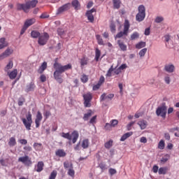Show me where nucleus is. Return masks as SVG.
Returning a JSON list of instances; mask_svg holds the SVG:
<instances>
[{"instance_id":"obj_19","label":"nucleus","mask_w":179,"mask_h":179,"mask_svg":"<svg viewBox=\"0 0 179 179\" xmlns=\"http://www.w3.org/2000/svg\"><path fill=\"white\" fill-rule=\"evenodd\" d=\"M71 5L74 8L75 10H79V9H80V3L79 2V0H73Z\"/></svg>"},{"instance_id":"obj_53","label":"nucleus","mask_w":179,"mask_h":179,"mask_svg":"<svg viewBox=\"0 0 179 179\" xmlns=\"http://www.w3.org/2000/svg\"><path fill=\"white\" fill-rule=\"evenodd\" d=\"M0 164L6 167V166H8V161L6 159H0Z\"/></svg>"},{"instance_id":"obj_22","label":"nucleus","mask_w":179,"mask_h":179,"mask_svg":"<svg viewBox=\"0 0 179 179\" xmlns=\"http://www.w3.org/2000/svg\"><path fill=\"white\" fill-rule=\"evenodd\" d=\"M132 135H134V133L132 131L125 133L120 138V141L124 142V141H127V139H128V138H129V136H132Z\"/></svg>"},{"instance_id":"obj_7","label":"nucleus","mask_w":179,"mask_h":179,"mask_svg":"<svg viewBox=\"0 0 179 179\" xmlns=\"http://www.w3.org/2000/svg\"><path fill=\"white\" fill-rule=\"evenodd\" d=\"M26 118H22V121L27 131H30V129H31V124L33 123V120L31 119V113H30V112L28 113Z\"/></svg>"},{"instance_id":"obj_50","label":"nucleus","mask_w":179,"mask_h":179,"mask_svg":"<svg viewBox=\"0 0 179 179\" xmlns=\"http://www.w3.org/2000/svg\"><path fill=\"white\" fill-rule=\"evenodd\" d=\"M57 31L58 36H64V33H65V31L62 28H58Z\"/></svg>"},{"instance_id":"obj_36","label":"nucleus","mask_w":179,"mask_h":179,"mask_svg":"<svg viewBox=\"0 0 179 179\" xmlns=\"http://www.w3.org/2000/svg\"><path fill=\"white\" fill-rule=\"evenodd\" d=\"M15 145H16V138H15V137L10 138V140L8 141V145L15 146Z\"/></svg>"},{"instance_id":"obj_64","label":"nucleus","mask_w":179,"mask_h":179,"mask_svg":"<svg viewBox=\"0 0 179 179\" xmlns=\"http://www.w3.org/2000/svg\"><path fill=\"white\" fill-rule=\"evenodd\" d=\"M110 29L112 33H115V24H111L110 26Z\"/></svg>"},{"instance_id":"obj_45","label":"nucleus","mask_w":179,"mask_h":179,"mask_svg":"<svg viewBox=\"0 0 179 179\" xmlns=\"http://www.w3.org/2000/svg\"><path fill=\"white\" fill-rule=\"evenodd\" d=\"M164 145H165L164 141L161 140L158 143V149L163 150V149H164Z\"/></svg>"},{"instance_id":"obj_28","label":"nucleus","mask_w":179,"mask_h":179,"mask_svg":"<svg viewBox=\"0 0 179 179\" xmlns=\"http://www.w3.org/2000/svg\"><path fill=\"white\" fill-rule=\"evenodd\" d=\"M5 40V38H0V50L5 48V47H8V43H6Z\"/></svg>"},{"instance_id":"obj_31","label":"nucleus","mask_w":179,"mask_h":179,"mask_svg":"<svg viewBox=\"0 0 179 179\" xmlns=\"http://www.w3.org/2000/svg\"><path fill=\"white\" fill-rule=\"evenodd\" d=\"M117 44L122 51H127V45H125L124 42H121V41L119 40L117 41Z\"/></svg>"},{"instance_id":"obj_41","label":"nucleus","mask_w":179,"mask_h":179,"mask_svg":"<svg viewBox=\"0 0 179 179\" xmlns=\"http://www.w3.org/2000/svg\"><path fill=\"white\" fill-rule=\"evenodd\" d=\"M131 40H136V38H139V33L137 31L134 32L131 36H130Z\"/></svg>"},{"instance_id":"obj_59","label":"nucleus","mask_w":179,"mask_h":179,"mask_svg":"<svg viewBox=\"0 0 179 179\" xmlns=\"http://www.w3.org/2000/svg\"><path fill=\"white\" fill-rule=\"evenodd\" d=\"M40 80H41V82H42V83H44V82L47 80V77L45 76V75L42 74L40 76Z\"/></svg>"},{"instance_id":"obj_37","label":"nucleus","mask_w":179,"mask_h":179,"mask_svg":"<svg viewBox=\"0 0 179 179\" xmlns=\"http://www.w3.org/2000/svg\"><path fill=\"white\" fill-rule=\"evenodd\" d=\"M80 80L83 83H87L89 81V76H87L86 74H83L81 76Z\"/></svg>"},{"instance_id":"obj_9","label":"nucleus","mask_w":179,"mask_h":179,"mask_svg":"<svg viewBox=\"0 0 179 179\" xmlns=\"http://www.w3.org/2000/svg\"><path fill=\"white\" fill-rule=\"evenodd\" d=\"M84 99V106L85 107H92V103H90L92 101V99H93V95H92V93L88 92L83 96Z\"/></svg>"},{"instance_id":"obj_3","label":"nucleus","mask_w":179,"mask_h":179,"mask_svg":"<svg viewBox=\"0 0 179 179\" xmlns=\"http://www.w3.org/2000/svg\"><path fill=\"white\" fill-rule=\"evenodd\" d=\"M61 136L64 139H68V141H72V143H76L78 139H79V132L76 130L73 131L71 134L62 132Z\"/></svg>"},{"instance_id":"obj_44","label":"nucleus","mask_w":179,"mask_h":179,"mask_svg":"<svg viewBox=\"0 0 179 179\" xmlns=\"http://www.w3.org/2000/svg\"><path fill=\"white\" fill-rule=\"evenodd\" d=\"M24 101H26V100L24 99V97H23V96H20L18 99V106H23V103H24Z\"/></svg>"},{"instance_id":"obj_25","label":"nucleus","mask_w":179,"mask_h":179,"mask_svg":"<svg viewBox=\"0 0 179 179\" xmlns=\"http://www.w3.org/2000/svg\"><path fill=\"white\" fill-rule=\"evenodd\" d=\"M41 36V34L38 31L34 30L31 32V37L32 38H39Z\"/></svg>"},{"instance_id":"obj_13","label":"nucleus","mask_w":179,"mask_h":179,"mask_svg":"<svg viewBox=\"0 0 179 179\" xmlns=\"http://www.w3.org/2000/svg\"><path fill=\"white\" fill-rule=\"evenodd\" d=\"M114 99V94H109L107 95V94L103 93L100 96L101 101H104L106 100V101H111V99Z\"/></svg>"},{"instance_id":"obj_56","label":"nucleus","mask_w":179,"mask_h":179,"mask_svg":"<svg viewBox=\"0 0 179 179\" xmlns=\"http://www.w3.org/2000/svg\"><path fill=\"white\" fill-rule=\"evenodd\" d=\"M105 80H106V78H104V76H101V77H100V78H99V80L98 81V83L101 85L103 83H104Z\"/></svg>"},{"instance_id":"obj_20","label":"nucleus","mask_w":179,"mask_h":179,"mask_svg":"<svg viewBox=\"0 0 179 179\" xmlns=\"http://www.w3.org/2000/svg\"><path fill=\"white\" fill-rule=\"evenodd\" d=\"M47 69V62H43L38 69V73L41 75Z\"/></svg>"},{"instance_id":"obj_8","label":"nucleus","mask_w":179,"mask_h":179,"mask_svg":"<svg viewBox=\"0 0 179 179\" xmlns=\"http://www.w3.org/2000/svg\"><path fill=\"white\" fill-rule=\"evenodd\" d=\"M48 40H50V35L47 32H43L38 39V44L40 45H45V44L48 43Z\"/></svg>"},{"instance_id":"obj_60","label":"nucleus","mask_w":179,"mask_h":179,"mask_svg":"<svg viewBox=\"0 0 179 179\" xmlns=\"http://www.w3.org/2000/svg\"><path fill=\"white\" fill-rule=\"evenodd\" d=\"M110 125L112 127H115V125H118V120H112L110 121Z\"/></svg>"},{"instance_id":"obj_16","label":"nucleus","mask_w":179,"mask_h":179,"mask_svg":"<svg viewBox=\"0 0 179 179\" xmlns=\"http://www.w3.org/2000/svg\"><path fill=\"white\" fill-rule=\"evenodd\" d=\"M35 171L37 173H41L44 170V162L43 161L38 162L36 165H35Z\"/></svg>"},{"instance_id":"obj_46","label":"nucleus","mask_w":179,"mask_h":179,"mask_svg":"<svg viewBox=\"0 0 179 179\" xmlns=\"http://www.w3.org/2000/svg\"><path fill=\"white\" fill-rule=\"evenodd\" d=\"M97 121V115L93 116L90 120V124H92V125H94Z\"/></svg>"},{"instance_id":"obj_24","label":"nucleus","mask_w":179,"mask_h":179,"mask_svg":"<svg viewBox=\"0 0 179 179\" xmlns=\"http://www.w3.org/2000/svg\"><path fill=\"white\" fill-rule=\"evenodd\" d=\"M141 129H146V127H148V122L146 120H140L138 123Z\"/></svg>"},{"instance_id":"obj_21","label":"nucleus","mask_w":179,"mask_h":179,"mask_svg":"<svg viewBox=\"0 0 179 179\" xmlns=\"http://www.w3.org/2000/svg\"><path fill=\"white\" fill-rule=\"evenodd\" d=\"M88 62H89V57H87L86 56H83L80 60L81 68H83V66L87 65Z\"/></svg>"},{"instance_id":"obj_1","label":"nucleus","mask_w":179,"mask_h":179,"mask_svg":"<svg viewBox=\"0 0 179 179\" xmlns=\"http://www.w3.org/2000/svg\"><path fill=\"white\" fill-rule=\"evenodd\" d=\"M53 68L55 71L53 73V77L61 85L64 82V79L61 77V75L66 72V71H69L72 68V64H68L66 65L62 66V64L58 62V58L55 59V63L53 64Z\"/></svg>"},{"instance_id":"obj_32","label":"nucleus","mask_w":179,"mask_h":179,"mask_svg":"<svg viewBox=\"0 0 179 179\" xmlns=\"http://www.w3.org/2000/svg\"><path fill=\"white\" fill-rule=\"evenodd\" d=\"M85 16L87 17V20L90 23H93L94 22V16H93V14H91L90 13H86Z\"/></svg>"},{"instance_id":"obj_2","label":"nucleus","mask_w":179,"mask_h":179,"mask_svg":"<svg viewBox=\"0 0 179 179\" xmlns=\"http://www.w3.org/2000/svg\"><path fill=\"white\" fill-rule=\"evenodd\" d=\"M37 3H38V0L28 1L25 3H17V10H23L24 12L27 13L29 9L36 8V6H37Z\"/></svg>"},{"instance_id":"obj_43","label":"nucleus","mask_w":179,"mask_h":179,"mask_svg":"<svg viewBox=\"0 0 179 179\" xmlns=\"http://www.w3.org/2000/svg\"><path fill=\"white\" fill-rule=\"evenodd\" d=\"M146 52H148V48H145L139 51L138 55L140 57H145Z\"/></svg>"},{"instance_id":"obj_18","label":"nucleus","mask_w":179,"mask_h":179,"mask_svg":"<svg viewBox=\"0 0 179 179\" xmlns=\"http://www.w3.org/2000/svg\"><path fill=\"white\" fill-rule=\"evenodd\" d=\"M36 23V18H30L25 20L24 23V26L27 27V29H29L30 26H33Z\"/></svg>"},{"instance_id":"obj_15","label":"nucleus","mask_w":179,"mask_h":179,"mask_svg":"<svg viewBox=\"0 0 179 179\" xmlns=\"http://www.w3.org/2000/svg\"><path fill=\"white\" fill-rule=\"evenodd\" d=\"M34 89H36V84L34 81H31L26 85L25 92L26 93H29V92H34Z\"/></svg>"},{"instance_id":"obj_33","label":"nucleus","mask_w":179,"mask_h":179,"mask_svg":"<svg viewBox=\"0 0 179 179\" xmlns=\"http://www.w3.org/2000/svg\"><path fill=\"white\" fill-rule=\"evenodd\" d=\"M8 76H9L10 79H15L16 78V76H17V70L14 69L9 73Z\"/></svg>"},{"instance_id":"obj_52","label":"nucleus","mask_w":179,"mask_h":179,"mask_svg":"<svg viewBox=\"0 0 179 179\" xmlns=\"http://www.w3.org/2000/svg\"><path fill=\"white\" fill-rule=\"evenodd\" d=\"M111 128H113V126L110 123H106L104 127V129H106V131H110Z\"/></svg>"},{"instance_id":"obj_62","label":"nucleus","mask_w":179,"mask_h":179,"mask_svg":"<svg viewBox=\"0 0 179 179\" xmlns=\"http://www.w3.org/2000/svg\"><path fill=\"white\" fill-rule=\"evenodd\" d=\"M164 81L166 83V85H170V82H171V80L170 79V76H166L164 78Z\"/></svg>"},{"instance_id":"obj_35","label":"nucleus","mask_w":179,"mask_h":179,"mask_svg":"<svg viewBox=\"0 0 179 179\" xmlns=\"http://www.w3.org/2000/svg\"><path fill=\"white\" fill-rule=\"evenodd\" d=\"M82 148L87 149L89 148V139H84L82 143Z\"/></svg>"},{"instance_id":"obj_23","label":"nucleus","mask_w":179,"mask_h":179,"mask_svg":"<svg viewBox=\"0 0 179 179\" xmlns=\"http://www.w3.org/2000/svg\"><path fill=\"white\" fill-rule=\"evenodd\" d=\"M55 155L58 156V157H65L66 152L62 149H59L55 152Z\"/></svg>"},{"instance_id":"obj_5","label":"nucleus","mask_w":179,"mask_h":179,"mask_svg":"<svg viewBox=\"0 0 179 179\" xmlns=\"http://www.w3.org/2000/svg\"><path fill=\"white\" fill-rule=\"evenodd\" d=\"M129 27H131V24H129V20H125L124 23L123 31L118 32L116 34L115 38H121V37H123V36H128V32L129 31Z\"/></svg>"},{"instance_id":"obj_27","label":"nucleus","mask_w":179,"mask_h":179,"mask_svg":"<svg viewBox=\"0 0 179 179\" xmlns=\"http://www.w3.org/2000/svg\"><path fill=\"white\" fill-rule=\"evenodd\" d=\"M92 114L93 111H92V110H89L87 113L84 114L83 120H84L85 121H89V118L92 117Z\"/></svg>"},{"instance_id":"obj_47","label":"nucleus","mask_w":179,"mask_h":179,"mask_svg":"<svg viewBox=\"0 0 179 179\" xmlns=\"http://www.w3.org/2000/svg\"><path fill=\"white\" fill-rule=\"evenodd\" d=\"M57 178V171H52L49 176V179H55Z\"/></svg>"},{"instance_id":"obj_57","label":"nucleus","mask_w":179,"mask_h":179,"mask_svg":"<svg viewBox=\"0 0 179 179\" xmlns=\"http://www.w3.org/2000/svg\"><path fill=\"white\" fill-rule=\"evenodd\" d=\"M43 115H44L45 120H48V118L49 117H50V115H51V112L50 110H46L45 112V113L43 114Z\"/></svg>"},{"instance_id":"obj_29","label":"nucleus","mask_w":179,"mask_h":179,"mask_svg":"<svg viewBox=\"0 0 179 179\" xmlns=\"http://www.w3.org/2000/svg\"><path fill=\"white\" fill-rule=\"evenodd\" d=\"M101 55V51L99 48H96L94 59L96 62H99V59H100Z\"/></svg>"},{"instance_id":"obj_55","label":"nucleus","mask_w":179,"mask_h":179,"mask_svg":"<svg viewBox=\"0 0 179 179\" xmlns=\"http://www.w3.org/2000/svg\"><path fill=\"white\" fill-rule=\"evenodd\" d=\"M101 87V84H99V83H98L97 84L94 85L92 87V90H94V91L99 90Z\"/></svg>"},{"instance_id":"obj_4","label":"nucleus","mask_w":179,"mask_h":179,"mask_svg":"<svg viewBox=\"0 0 179 179\" xmlns=\"http://www.w3.org/2000/svg\"><path fill=\"white\" fill-rule=\"evenodd\" d=\"M138 13L136 15V22H143L145 20V17H146V9L145 8V6L140 5L138 8Z\"/></svg>"},{"instance_id":"obj_63","label":"nucleus","mask_w":179,"mask_h":179,"mask_svg":"<svg viewBox=\"0 0 179 179\" xmlns=\"http://www.w3.org/2000/svg\"><path fill=\"white\" fill-rule=\"evenodd\" d=\"M24 150H25V152H31L32 148L30 145H26L24 147Z\"/></svg>"},{"instance_id":"obj_26","label":"nucleus","mask_w":179,"mask_h":179,"mask_svg":"<svg viewBox=\"0 0 179 179\" xmlns=\"http://www.w3.org/2000/svg\"><path fill=\"white\" fill-rule=\"evenodd\" d=\"M113 9H120L121 8V0H113Z\"/></svg>"},{"instance_id":"obj_12","label":"nucleus","mask_w":179,"mask_h":179,"mask_svg":"<svg viewBox=\"0 0 179 179\" xmlns=\"http://www.w3.org/2000/svg\"><path fill=\"white\" fill-rule=\"evenodd\" d=\"M12 54H13V50L7 48L4 52L0 55V61H1V59H5V58H8V57L12 55Z\"/></svg>"},{"instance_id":"obj_49","label":"nucleus","mask_w":179,"mask_h":179,"mask_svg":"<svg viewBox=\"0 0 179 179\" xmlns=\"http://www.w3.org/2000/svg\"><path fill=\"white\" fill-rule=\"evenodd\" d=\"M169 157H170V155H166L165 157L161 159V163H166L169 160Z\"/></svg>"},{"instance_id":"obj_17","label":"nucleus","mask_w":179,"mask_h":179,"mask_svg":"<svg viewBox=\"0 0 179 179\" xmlns=\"http://www.w3.org/2000/svg\"><path fill=\"white\" fill-rule=\"evenodd\" d=\"M176 69L173 64H169L164 66V71L168 72V73H173Z\"/></svg>"},{"instance_id":"obj_40","label":"nucleus","mask_w":179,"mask_h":179,"mask_svg":"<svg viewBox=\"0 0 179 179\" xmlns=\"http://www.w3.org/2000/svg\"><path fill=\"white\" fill-rule=\"evenodd\" d=\"M64 169H73V164L68 162H64Z\"/></svg>"},{"instance_id":"obj_58","label":"nucleus","mask_w":179,"mask_h":179,"mask_svg":"<svg viewBox=\"0 0 179 179\" xmlns=\"http://www.w3.org/2000/svg\"><path fill=\"white\" fill-rule=\"evenodd\" d=\"M159 174H166V168L161 167L158 171Z\"/></svg>"},{"instance_id":"obj_61","label":"nucleus","mask_w":179,"mask_h":179,"mask_svg":"<svg viewBox=\"0 0 179 179\" xmlns=\"http://www.w3.org/2000/svg\"><path fill=\"white\" fill-rule=\"evenodd\" d=\"M135 124V122H131L127 125V131H131L132 125Z\"/></svg>"},{"instance_id":"obj_48","label":"nucleus","mask_w":179,"mask_h":179,"mask_svg":"<svg viewBox=\"0 0 179 179\" xmlns=\"http://www.w3.org/2000/svg\"><path fill=\"white\" fill-rule=\"evenodd\" d=\"M108 173L110 176H114V174H117V170H115V169L110 168L108 169Z\"/></svg>"},{"instance_id":"obj_39","label":"nucleus","mask_w":179,"mask_h":179,"mask_svg":"<svg viewBox=\"0 0 179 179\" xmlns=\"http://www.w3.org/2000/svg\"><path fill=\"white\" fill-rule=\"evenodd\" d=\"M113 140L110 139L106 143H105L104 146L106 149H110L113 146Z\"/></svg>"},{"instance_id":"obj_42","label":"nucleus","mask_w":179,"mask_h":179,"mask_svg":"<svg viewBox=\"0 0 179 179\" xmlns=\"http://www.w3.org/2000/svg\"><path fill=\"white\" fill-rule=\"evenodd\" d=\"M67 174L68 176L73 178V177H75V170H73V168H70L68 171Z\"/></svg>"},{"instance_id":"obj_6","label":"nucleus","mask_w":179,"mask_h":179,"mask_svg":"<svg viewBox=\"0 0 179 179\" xmlns=\"http://www.w3.org/2000/svg\"><path fill=\"white\" fill-rule=\"evenodd\" d=\"M156 115L157 117H162V118H166V115H167V106H166V103H162V106H159L156 110Z\"/></svg>"},{"instance_id":"obj_30","label":"nucleus","mask_w":179,"mask_h":179,"mask_svg":"<svg viewBox=\"0 0 179 179\" xmlns=\"http://www.w3.org/2000/svg\"><path fill=\"white\" fill-rule=\"evenodd\" d=\"M146 47V42L140 41L136 45V48L137 50H141V48H145Z\"/></svg>"},{"instance_id":"obj_38","label":"nucleus","mask_w":179,"mask_h":179,"mask_svg":"<svg viewBox=\"0 0 179 179\" xmlns=\"http://www.w3.org/2000/svg\"><path fill=\"white\" fill-rule=\"evenodd\" d=\"M96 38L99 45H104V41H103V38H101L100 35H96Z\"/></svg>"},{"instance_id":"obj_51","label":"nucleus","mask_w":179,"mask_h":179,"mask_svg":"<svg viewBox=\"0 0 179 179\" xmlns=\"http://www.w3.org/2000/svg\"><path fill=\"white\" fill-rule=\"evenodd\" d=\"M164 20L163 17H157L155 20V23H162Z\"/></svg>"},{"instance_id":"obj_11","label":"nucleus","mask_w":179,"mask_h":179,"mask_svg":"<svg viewBox=\"0 0 179 179\" xmlns=\"http://www.w3.org/2000/svg\"><path fill=\"white\" fill-rule=\"evenodd\" d=\"M71 3H66L63 6H60L57 10V15H61L63 12H66L71 9Z\"/></svg>"},{"instance_id":"obj_54","label":"nucleus","mask_w":179,"mask_h":179,"mask_svg":"<svg viewBox=\"0 0 179 179\" xmlns=\"http://www.w3.org/2000/svg\"><path fill=\"white\" fill-rule=\"evenodd\" d=\"M98 167H99V169H101V170H102V171H104V170H106V164L103 163V162H101Z\"/></svg>"},{"instance_id":"obj_34","label":"nucleus","mask_w":179,"mask_h":179,"mask_svg":"<svg viewBox=\"0 0 179 179\" xmlns=\"http://www.w3.org/2000/svg\"><path fill=\"white\" fill-rule=\"evenodd\" d=\"M12 68H13V62L9 61L8 64L6 66L4 71L6 72H8L9 71V69H12Z\"/></svg>"},{"instance_id":"obj_14","label":"nucleus","mask_w":179,"mask_h":179,"mask_svg":"<svg viewBox=\"0 0 179 179\" xmlns=\"http://www.w3.org/2000/svg\"><path fill=\"white\" fill-rule=\"evenodd\" d=\"M42 120H43V114H41V112L38 110L36 113V117L35 119L36 128L40 127V123L41 122Z\"/></svg>"},{"instance_id":"obj_10","label":"nucleus","mask_w":179,"mask_h":179,"mask_svg":"<svg viewBox=\"0 0 179 179\" xmlns=\"http://www.w3.org/2000/svg\"><path fill=\"white\" fill-rule=\"evenodd\" d=\"M18 162H21V163L24 164V166H27V167H30V166L33 164V162H31V158H30L27 155L19 157Z\"/></svg>"}]
</instances>
